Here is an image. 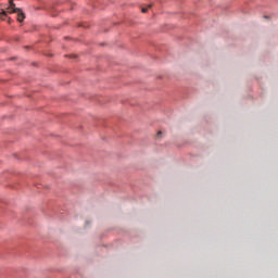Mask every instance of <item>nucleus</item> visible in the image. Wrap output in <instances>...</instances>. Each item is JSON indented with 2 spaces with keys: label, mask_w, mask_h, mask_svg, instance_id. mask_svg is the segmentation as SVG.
Returning <instances> with one entry per match:
<instances>
[{
  "label": "nucleus",
  "mask_w": 278,
  "mask_h": 278,
  "mask_svg": "<svg viewBox=\"0 0 278 278\" xmlns=\"http://www.w3.org/2000/svg\"><path fill=\"white\" fill-rule=\"evenodd\" d=\"M9 12L17 14L18 23H23V21H25V13H23L21 9L16 8V4H14V0H9Z\"/></svg>",
  "instance_id": "f257e3e1"
},
{
  "label": "nucleus",
  "mask_w": 278,
  "mask_h": 278,
  "mask_svg": "<svg viewBox=\"0 0 278 278\" xmlns=\"http://www.w3.org/2000/svg\"><path fill=\"white\" fill-rule=\"evenodd\" d=\"M149 10V8H142L141 9V12L143 13V14H147V11Z\"/></svg>",
  "instance_id": "f03ea898"
},
{
  "label": "nucleus",
  "mask_w": 278,
  "mask_h": 278,
  "mask_svg": "<svg viewBox=\"0 0 278 278\" xmlns=\"http://www.w3.org/2000/svg\"><path fill=\"white\" fill-rule=\"evenodd\" d=\"M70 58H72L73 60H77L78 55L77 54H72Z\"/></svg>",
  "instance_id": "7ed1b4c3"
},
{
  "label": "nucleus",
  "mask_w": 278,
  "mask_h": 278,
  "mask_svg": "<svg viewBox=\"0 0 278 278\" xmlns=\"http://www.w3.org/2000/svg\"><path fill=\"white\" fill-rule=\"evenodd\" d=\"M0 14H1L2 16H5V11H4V10H1Z\"/></svg>",
  "instance_id": "20e7f679"
},
{
  "label": "nucleus",
  "mask_w": 278,
  "mask_h": 278,
  "mask_svg": "<svg viewBox=\"0 0 278 278\" xmlns=\"http://www.w3.org/2000/svg\"><path fill=\"white\" fill-rule=\"evenodd\" d=\"M157 135L161 136V135H162V131L160 130V131L157 132Z\"/></svg>",
  "instance_id": "39448f33"
},
{
  "label": "nucleus",
  "mask_w": 278,
  "mask_h": 278,
  "mask_svg": "<svg viewBox=\"0 0 278 278\" xmlns=\"http://www.w3.org/2000/svg\"><path fill=\"white\" fill-rule=\"evenodd\" d=\"M148 8H151V4H149Z\"/></svg>",
  "instance_id": "423d86ee"
}]
</instances>
